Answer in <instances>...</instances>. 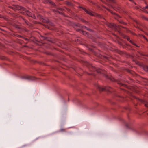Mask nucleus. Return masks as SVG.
<instances>
[{"instance_id": "obj_7", "label": "nucleus", "mask_w": 148, "mask_h": 148, "mask_svg": "<svg viewBox=\"0 0 148 148\" xmlns=\"http://www.w3.org/2000/svg\"><path fill=\"white\" fill-rule=\"evenodd\" d=\"M64 4L70 6H73L74 5L73 3H72L71 2L69 1H65L64 2Z\"/></svg>"}, {"instance_id": "obj_27", "label": "nucleus", "mask_w": 148, "mask_h": 148, "mask_svg": "<svg viewBox=\"0 0 148 148\" xmlns=\"http://www.w3.org/2000/svg\"><path fill=\"white\" fill-rule=\"evenodd\" d=\"M24 39L25 40H26L27 41H28L29 40V39L27 38H24Z\"/></svg>"}, {"instance_id": "obj_20", "label": "nucleus", "mask_w": 148, "mask_h": 148, "mask_svg": "<svg viewBox=\"0 0 148 148\" xmlns=\"http://www.w3.org/2000/svg\"><path fill=\"white\" fill-rule=\"evenodd\" d=\"M118 21L121 23V24H123V21L121 20H119H119H118Z\"/></svg>"}, {"instance_id": "obj_18", "label": "nucleus", "mask_w": 148, "mask_h": 148, "mask_svg": "<svg viewBox=\"0 0 148 148\" xmlns=\"http://www.w3.org/2000/svg\"><path fill=\"white\" fill-rule=\"evenodd\" d=\"M144 70L147 71L148 72V66H145L144 67Z\"/></svg>"}, {"instance_id": "obj_29", "label": "nucleus", "mask_w": 148, "mask_h": 148, "mask_svg": "<svg viewBox=\"0 0 148 148\" xmlns=\"http://www.w3.org/2000/svg\"><path fill=\"white\" fill-rule=\"evenodd\" d=\"M90 67H91V68L93 69V68H94L95 67L92 66V65H90Z\"/></svg>"}, {"instance_id": "obj_9", "label": "nucleus", "mask_w": 148, "mask_h": 148, "mask_svg": "<svg viewBox=\"0 0 148 148\" xmlns=\"http://www.w3.org/2000/svg\"><path fill=\"white\" fill-rule=\"evenodd\" d=\"M25 78L28 80H34L35 79V77H34L28 76L25 77Z\"/></svg>"}, {"instance_id": "obj_40", "label": "nucleus", "mask_w": 148, "mask_h": 148, "mask_svg": "<svg viewBox=\"0 0 148 148\" xmlns=\"http://www.w3.org/2000/svg\"><path fill=\"white\" fill-rule=\"evenodd\" d=\"M100 0L102 2H103V1L102 0Z\"/></svg>"}, {"instance_id": "obj_28", "label": "nucleus", "mask_w": 148, "mask_h": 148, "mask_svg": "<svg viewBox=\"0 0 148 148\" xmlns=\"http://www.w3.org/2000/svg\"><path fill=\"white\" fill-rule=\"evenodd\" d=\"M50 23V25H51V26H52L54 25L52 23Z\"/></svg>"}, {"instance_id": "obj_36", "label": "nucleus", "mask_w": 148, "mask_h": 148, "mask_svg": "<svg viewBox=\"0 0 148 148\" xmlns=\"http://www.w3.org/2000/svg\"><path fill=\"white\" fill-rule=\"evenodd\" d=\"M2 16L1 14H0V18H1L2 17Z\"/></svg>"}, {"instance_id": "obj_24", "label": "nucleus", "mask_w": 148, "mask_h": 148, "mask_svg": "<svg viewBox=\"0 0 148 148\" xmlns=\"http://www.w3.org/2000/svg\"><path fill=\"white\" fill-rule=\"evenodd\" d=\"M134 8L135 9H139V7H138L137 6H135V7Z\"/></svg>"}, {"instance_id": "obj_23", "label": "nucleus", "mask_w": 148, "mask_h": 148, "mask_svg": "<svg viewBox=\"0 0 148 148\" xmlns=\"http://www.w3.org/2000/svg\"><path fill=\"white\" fill-rule=\"evenodd\" d=\"M65 8L66 9V10L69 12H71V11L68 8H66V7H65Z\"/></svg>"}, {"instance_id": "obj_38", "label": "nucleus", "mask_w": 148, "mask_h": 148, "mask_svg": "<svg viewBox=\"0 0 148 148\" xmlns=\"http://www.w3.org/2000/svg\"><path fill=\"white\" fill-rule=\"evenodd\" d=\"M1 44L0 43V46H1Z\"/></svg>"}, {"instance_id": "obj_31", "label": "nucleus", "mask_w": 148, "mask_h": 148, "mask_svg": "<svg viewBox=\"0 0 148 148\" xmlns=\"http://www.w3.org/2000/svg\"><path fill=\"white\" fill-rule=\"evenodd\" d=\"M118 28H120V27H123V28H124V27H122V26H118Z\"/></svg>"}, {"instance_id": "obj_14", "label": "nucleus", "mask_w": 148, "mask_h": 148, "mask_svg": "<svg viewBox=\"0 0 148 148\" xmlns=\"http://www.w3.org/2000/svg\"><path fill=\"white\" fill-rule=\"evenodd\" d=\"M130 43H131L133 45H134L138 47H139V46H137L136 44H135L133 41H132V40H130Z\"/></svg>"}, {"instance_id": "obj_1", "label": "nucleus", "mask_w": 148, "mask_h": 148, "mask_svg": "<svg viewBox=\"0 0 148 148\" xmlns=\"http://www.w3.org/2000/svg\"><path fill=\"white\" fill-rule=\"evenodd\" d=\"M9 8L12 9L15 11L16 10H23V11L21 12L23 14L27 15V16L31 17L34 19L36 18V16L34 14H33L27 10L25 8L23 7L15 5H13L12 6H9Z\"/></svg>"}, {"instance_id": "obj_15", "label": "nucleus", "mask_w": 148, "mask_h": 148, "mask_svg": "<svg viewBox=\"0 0 148 148\" xmlns=\"http://www.w3.org/2000/svg\"><path fill=\"white\" fill-rule=\"evenodd\" d=\"M108 11L110 12L112 14H115V13L114 12H113L112 10H110V9H108V8H107L106 9Z\"/></svg>"}, {"instance_id": "obj_32", "label": "nucleus", "mask_w": 148, "mask_h": 148, "mask_svg": "<svg viewBox=\"0 0 148 148\" xmlns=\"http://www.w3.org/2000/svg\"><path fill=\"white\" fill-rule=\"evenodd\" d=\"M102 7L106 9H107V8L104 5H103Z\"/></svg>"}, {"instance_id": "obj_6", "label": "nucleus", "mask_w": 148, "mask_h": 148, "mask_svg": "<svg viewBox=\"0 0 148 148\" xmlns=\"http://www.w3.org/2000/svg\"><path fill=\"white\" fill-rule=\"evenodd\" d=\"M138 99L141 102L143 103L144 104L145 106V107H148V102H147L145 101V100H142L141 99Z\"/></svg>"}, {"instance_id": "obj_11", "label": "nucleus", "mask_w": 148, "mask_h": 148, "mask_svg": "<svg viewBox=\"0 0 148 148\" xmlns=\"http://www.w3.org/2000/svg\"><path fill=\"white\" fill-rule=\"evenodd\" d=\"M80 32L81 33H82L83 35H84L86 36H88V33L83 30H81L80 31Z\"/></svg>"}, {"instance_id": "obj_21", "label": "nucleus", "mask_w": 148, "mask_h": 148, "mask_svg": "<svg viewBox=\"0 0 148 148\" xmlns=\"http://www.w3.org/2000/svg\"><path fill=\"white\" fill-rule=\"evenodd\" d=\"M131 2L134 3L135 5H136V3L133 0H129Z\"/></svg>"}, {"instance_id": "obj_5", "label": "nucleus", "mask_w": 148, "mask_h": 148, "mask_svg": "<svg viewBox=\"0 0 148 148\" xmlns=\"http://www.w3.org/2000/svg\"><path fill=\"white\" fill-rule=\"evenodd\" d=\"M106 1L109 3H110L107 4V5L109 7H110V6L108 5V4H114L116 3V1L115 0H106Z\"/></svg>"}, {"instance_id": "obj_39", "label": "nucleus", "mask_w": 148, "mask_h": 148, "mask_svg": "<svg viewBox=\"0 0 148 148\" xmlns=\"http://www.w3.org/2000/svg\"><path fill=\"white\" fill-rule=\"evenodd\" d=\"M122 86H123V85H124V84H122Z\"/></svg>"}, {"instance_id": "obj_16", "label": "nucleus", "mask_w": 148, "mask_h": 148, "mask_svg": "<svg viewBox=\"0 0 148 148\" xmlns=\"http://www.w3.org/2000/svg\"><path fill=\"white\" fill-rule=\"evenodd\" d=\"M23 19V20L25 22V23H26L27 25H29V22H28V21L26 20L25 19L23 18H22Z\"/></svg>"}, {"instance_id": "obj_4", "label": "nucleus", "mask_w": 148, "mask_h": 148, "mask_svg": "<svg viewBox=\"0 0 148 148\" xmlns=\"http://www.w3.org/2000/svg\"><path fill=\"white\" fill-rule=\"evenodd\" d=\"M78 8H81L85 12H86L87 14L92 16H93V14L92 13V12L89 10H87L85 8L82 7L81 6H79L78 7Z\"/></svg>"}, {"instance_id": "obj_41", "label": "nucleus", "mask_w": 148, "mask_h": 148, "mask_svg": "<svg viewBox=\"0 0 148 148\" xmlns=\"http://www.w3.org/2000/svg\"><path fill=\"white\" fill-rule=\"evenodd\" d=\"M146 19L148 20V19Z\"/></svg>"}, {"instance_id": "obj_25", "label": "nucleus", "mask_w": 148, "mask_h": 148, "mask_svg": "<svg viewBox=\"0 0 148 148\" xmlns=\"http://www.w3.org/2000/svg\"><path fill=\"white\" fill-rule=\"evenodd\" d=\"M143 37L144 38L146 39V40H147V39L143 35H142Z\"/></svg>"}, {"instance_id": "obj_35", "label": "nucleus", "mask_w": 148, "mask_h": 148, "mask_svg": "<svg viewBox=\"0 0 148 148\" xmlns=\"http://www.w3.org/2000/svg\"><path fill=\"white\" fill-rule=\"evenodd\" d=\"M118 32L120 34H121V33L120 31H118Z\"/></svg>"}, {"instance_id": "obj_12", "label": "nucleus", "mask_w": 148, "mask_h": 148, "mask_svg": "<svg viewBox=\"0 0 148 148\" xmlns=\"http://www.w3.org/2000/svg\"><path fill=\"white\" fill-rule=\"evenodd\" d=\"M108 25L109 27H116V25L114 23H109Z\"/></svg>"}, {"instance_id": "obj_3", "label": "nucleus", "mask_w": 148, "mask_h": 148, "mask_svg": "<svg viewBox=\"0 0 148 148\" xmlns=\"http://www.w3.org/2000/svg\"><path fill=\"white\" fill-rule=\"evenodd\" d=\"M98 88L100 91H103L104 90H106L110 92H112L113 91L112 89L109 87H105L104 88H101L99 86Z\"/></svg>"}, {"instance_id": "obj_19", "label": "nucleus", "mask_w": 148, "mask_h": 148, "mask_svg": "<svg viewBox=\"0 0 148 148\" xmlns=\"http://www.w3.org/2000/svg\"><path fill=\"white\" fill-rule=\"evenodd\" d=\"M60 132H65V130L64 129H62L60 130Z\"/></svg>"}, {"instance_id": "obj_8", "label": "nucleus", "mask_w": 148, "mask_h": 148, "mask_svg": "<svg viewBox=\"0 0 148 148\" xmlns=\"http://www.w3.org/2000/svg\"><path fill=\"white\" fill-rule=\"evenodd\" d=\"M63 10V8H59L57 9L56 11L59 12L60 14H63L62 12Z\"/></svg>"}, {"instance_id": "obj_22", "label": "nucleus", "mask_w": 148, "mask_h": 148, "mask_svg": "<svg viewBox=\"0 0 148 148\" xmlns=\"http://www.w3.org/2000/svg\"><path fill=\"white\" fill-rule=\"evenodd\" d=\"M142 9L144 10L145 9H148V5H147L145 7H143Z\"/></svg>"}, {"instance_id": "obj_34", "label": "nucleus", "mask_w": 148, "mask_h": 148, "mask_svg": "<svg viewBox=\"0 0 148 148\" xmlns=\"http://www.w3.org/2000/svg\"><path fill=\"white\" fill-rule=\"evenodd\" d=\"M52 5H55V3H52Z\"/></svg>"}, {"instance_id": "obj_13", "label": "nucleus", "mask_w": 148, "mask_h": 148, "mask_svg": "<svg viewBox=\"0 0 148 148\" xmlns=\"http://www.w3.org/2000/svg\"><path fill=\"white\" fill-rule=\"evenodd\" d=\"M123 38H126L127 39V40H128V41H129L130 40V37L126 36V35H124V36H123Z\"/></svg>"}, {"instance_id": "obj_10", "label": "nucleus", "mask_w": 148, "mask_h": 148, "mask_svg": "<svg viewBox=\"0 0 148 148\" xmlns=\"http://www.w3.org/2000/svg\"><path fill=\"white\" fill-rule=\"evenodd\" d=\"M113 14L115 15V16L114 18L115 19H116L117 20H119L120 18H121V17L119 16L118 14L116 13L115 14Z\"/></svg>"}, {"instance_id": "obj_30", "label": "nucleus", "mask_w": 148, "mask_h": 148, "mask_svg": "<svg viewBox=\"0 0 148 148\" xmlns=\"http://www.w3.org/2000/svg\"><path fill=\"white\" fill-rule=\"evenodd\" d=\"M123 24L124 25H127V23H125L124 22H123Z\"/></svg>"}, {"instance_id": "obj_33", "label": "nucleus", "mask_w": 148, "mask_h": 148, "mask_svg": "<svg viewBox=\"0 0 148 148\" xmlns=\"http://www.w3.org/2000/svg\"><path fill=\"white\" fill-rule=\"evenodd\" d=\"M82 21L84 22H86V21L84 20L83 19V20H82Z\"/></svg>"}, {"instance_id": "obj_2", "label": "nucleus", "mask_w": 148, "mask_h": 148, "mask_svg": "<svg viewBox=\"0 0 148 148\" xmlns=\"http://www.w3.org/2000/svg\"><path fill=\"white\" fill-rule=\"evenodd\" d=\"M114 10L116 11H118L120 10L121 9L120 7L116 3L114 4H108Z\"/></svg>"}, {"instance_id": "obj_26", "label": "nucleus", "mask_w": 148, "mask_h": 148, "mask_svg": "<svg viewBox=\"0 0 148 148\" xmlns=\"http://www.w3.org/2000/svg\"><path fill=\"white\" fill-rule=\"evenodd\" d=\"M85 28L87 30H90V29H89L87 27H85Z\"/></svg>"}, {"instance_id": "obj_17", "label": "nucleus", "mask_w": 148, "mask_h": 148, "mask_svg": "<svg viewBox=\"0 0 148 148\" xmlns=\"http://www.w3.org/2000/svg\"><path fill=\"white\" fill-rule=\"evenodd\" d=\"M96 71L98 73H101V71L100 69H97L96 70Z\"/></svg>"}, {"instance_id": "obj_37", "label": "nucleus", "mask_w": 148, "mask_h": 148, "mask_svg": "<svg viewBox=\"0 0 148 148\" xmlns=\"http://www.w3.org/2000/svg\"><path fill=\"white\" fill-rule=\"evenodd\" d=\"M112 81H115V80L114 79H113V80H112Z\"/></svg>"}]
</instances>
